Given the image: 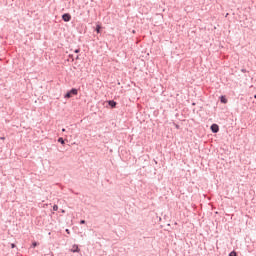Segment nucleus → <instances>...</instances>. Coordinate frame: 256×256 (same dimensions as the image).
I'll return each mask as SVG.
<instances>
[{
	"instance_id": "9b49d317",
	"label": "nucleus",
	"mask_w": 256,
	"mask_h": 256,
	"mask_svg": "<svg viewBox=\"0 0 256 256\" xmlns=\"http://www.w3.org/2000/svg\"><path fill=\"white\" fill-rule=\"evenodd\" d=\"M36 246H37V242H33V243H32V247L35 248Z\"/></svg>"
},
{
	"instance_id": "0eeeda50",
	"label": "nucleus",
	"mask_w": 256,
	"mask_h": 256,
	"mask_svg": "<svg viewBox=\"0 0 256 256\" xmlns=\"http://www.w3.org/2000/svg\"><path fill=\"white\" fill-rule=\"evenodd\" d=\"M58 143H61V145H65V140H63V138H59Z\"/></svg>"
},
{
	"instance_id": "f257e3e1",
	"label": "nucleus",
	"mask_w": 256,
	"mask_h": 256,
	"mask_svg": "<svg viewBox=\"0 0 256 256\" xmlns=\"http://www.w3.org/2000/svg\"><path fill=\"white\" fill-rule=\"evenodd\" d=\"M78 90L73 88L71 91H69L66 95H65V99H71V97H73V95H77Z\"/></svg>"
},
{
	"instance_id": "9d476101",
	"label": "nucleus",
	"mask_w": 256,
	"mask_h": 256,
	"mask_svg": "<svg viewBox=\"0 0 256 256\" xmlns=\"http://www.w3.org/2000/svg\"><path fill=\"white\" fill-rule=\"evenodd\" d=\"M58 210H59V206L54 205V206H53V211H58Z\"/></svg>"
},
{
	"instance_id": "423d86ee",
	"label": "nucleus",
	"mask_w": 256,
	"mask_h": 256,
	"mask_svg": "<svg viewBox=\"0 0 256 256\" xmlns=\"http://www.w3.org/2000/svg\"><path fill=\"white\" fill-rule=\"evenodd\" d=\"M96 33H101V26L100 25L96 26Z\"/></svg>"
},
{
	"instance_id": "ddd939ff",
	"label": "nucleus",
	"mask_w": 256,
	"mask_h": 256,
	"mask_svg": "<svg viewBox=\"0 0 256 256\" xmlns=\"http://www.w3.org/2000/svg\"><path fill=\"white\" fill-rule=\"evenodd\" d=\"M80 223H81V225H84V223H85V220H82V221H80Z\"/></svg>"
},
{
	"instance_id": "20e7f679",
	"label": "nucleus",
	"mask_w": 256,
	"mask_h": 256,
	"mask_svg": "<svg viewBox=\"0 0 256 256\" xmlns=\"http://www.w3.org/2000/svg\"><path fill=\"white\" fill-rule=\"evenodd\" d=\"M79 246L78 245H73L71 248L72 253H79Z\"/></svg>"
},
{
	"instance_id": "f3484780",
	"label": "nucleus",
	"mask_w": 256,
	"mask_h": 256,
	"mask_svg": "<svg viewBox=\"0 0 256 256\" xmlns=\"http://www.w3.org/2000/svg\"><path fill=\"white\" fill-rule=\"evenodd\" d=\"M1 139H2V140H5V137H2Z\"/></svg>"
},
{
	"instance_id": "7ed1b4c3",
	"label": "nucleus",
	"mask_w": 256,
	"mask_h": 256,
	"mask_svg": "<svg viewBox=\"0 0 256 256\" xmlns=\"http://www.w3.org/2000/svg\"><path fill=\"white\" fill-rule=\"evenodd\" d=\"M211 131H212V133H219V125L212 124L211 125Z\"/></svg>"
},
{
	"instance_id": "6ab92c4d",
	"label": "nucleus",
	"mask_w": 256,
	"mask_h": 256,
	"mask_svg": "<svg viewBox=\"0 0 256 256\" xmlns=\"http://www.w3.org/2000/svg\"><path fill=\"white\" fill-rule=\"evenodd\" d=\"M132 33H135V30H133V32Z\"/></svg>"
},
{
	"instance_id": "6e6552de",
	"label": "nucleus",
	"mask_w": 256,
	"mask_h": 256,
	"mask_svg": "<svg viewBox=\"0 0 256 256\" xmlns=\"http://www.w3.org/2000/svg\"><path fill=\"white\" fill-rule=\"evenodd\" d=\"M221 103H227V98H225V96L221 97Z\"/></svg>"
},
{
	"instance_id": "1a4fd4ad",
	"label": "nucleus",
	"mask_w": 256,
	"mask_h": 256,
	"mask_svg": "<svg viewBox=\"0 0 256 256\" xmlns=\"http://www.w3.org/2000/svg\"><path fill=\"white\" fill-rule=\"evenodd\" d=\"M229 256H237V252L236 251H232Z\"/></svg>"
},
{
	"instance_id": "f8f14e48",
	"label": "nucleus",
	"mask_w": 256,
	"mask_h": 256,
	"mask_svg": "<svg viewBox=\"0 0 256 256\" xmlns=\"http://www.w3.org/2000/svg\"><path fill=\"white\" fill-rule=\"evenodd\" d=\"M66 233L70 235L71 232L69 231V229H66Z\"/></svg>"
},
{
	"instance_id": "f03ea898",
	"label": "nucleus",
	"mask_w": 256,
	"mask_h": 256,
	"mask_svg": "<svg viewBox=\"0 0 256 256\" xmlns=\"http://www.w3.org/2000/svg\"><path fill=\"white\" fill-rule=\"evenodd\" d=\"M63 21H65V23H69V21H71V14L66 13L62 16Z\"/></svg>"
},
{
	"instance_id": "4468645a",
	"label": "nucleus",
	"mask_w": 256,
	"mask_h": 256,
	"mask_svg": "<svg viewBox=\"0 0 256 256\" xmlns=\"http://www.w3.org/2000/svg\"><path fill=\"white\" fill-rule=\"evenodd\" d=\"M11 248H12V249H15V244H11Z\"/></svg>"
},
{
	"instance_id": "39448f33",
	"label": "nucleus",
	"mask_w": 256,
	"mask_h": 256,
	"mask_svg": "<svg viewBox=\"0 0 256 256\" xmlns=\"http://www.w3.org/2000/svg\"><path fill=\"white\" fill-rule=\"evenodd\" d=\"M108 105H110V107H116L117 106V102L113 101V100H110L108 102Z\"/></svg>"
},
{
	"instance_id": "2eb2a0df",
	"label": "nucleus",
	"mask_w": 256,
	"mask_h": 256,
	"mask_svg": "<svg viewBox=\"0 0 256 256\" xmlns=\"http://www.w3.org/2000/svg\"><path fill=\"white\" fill-rule=\"evenodd\" d=\"M79 51H80L79 49H76V50L74 51V53H79Z\"/></svg>"
},
{
	"instance_id": "dca6fc26",
	"label": "nucleus",
	"mask_w": 256,
	"mask_h": 256,
	"mask_svg": "<svg viewBox=\"0 0 256 256\" xmlns=\"http://www.w3.org/2000/svg\"><path fill=\"white\" fill-rule=\"evenodd\" d=\"M62 131L65 132V128H63Z\"/></svg>"
},
{
	"instance_id": "a211bd4d",
	"label": "nucleus",
	"mask_w": 256,
	"mask_h": 256,
	"mask_svg": "<svg viewBox=\"0 0 256 256\" xmlns=\"http://www.w3.org/2000/svg\"><path fill=\"white\" fill-rule=\"evenodd\" d=\"M254 99H256V95H254Z\"/></svg>"
}]
</instances>
